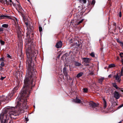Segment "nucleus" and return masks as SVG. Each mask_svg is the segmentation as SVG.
<instances>
[{
  "instance_id": "nucleus-3",
  "label": "nucleus",
  "mask_w": 123,
  "mask_h": 123,
  "mask_svg": "<svg viewBox=\"0 0 123 123\" xmlns=\"http://www.w3.org/2000/svg\"><path fill=\"white\" fill-rule=\"evenodd\" d=\"M10 94H9L8 97L4 95L0 97V101H5L6 100H10L11 98L10 97Z\"/></svg>"
},
{
  "instance_id": "nucleus-12",
  "label": "nucleus",
  "mask_w": 123,
  "mask_h": 123,
  "mask_svg": "<svg viewBox=\"0 0 123 123\" xmlns=\"http://www.w3.org/2000/svg\"><path fill=\"white\" fill-rule=\"evenodd\" d=\"M74 102L76 103H82V102H81V101L79 99L77 98H76V99L74 100Z\"/></svg>"
},
{
  "instance_id": "nucleus-7",
  "label": "nucleus",
  "mask_w": 123,
  "mask_h": 123,
  "mask_svg": "<svg viewBox=\"0 0 123 123\" xmlns=\"http://www.w3.org/2000/svg\"><path fill=\"white\" fill-rule=\"evenodd\" d=\"M62 45V41H60L57 42L55 45V47L57 48H60L61 47Z\"/></svg>"
},
{
  "instance_id": "nucleus-10",
  "label": "nucleus",
  "mask_w": 123,
  "mask_h": 123,
  "mask_svg": "<svg viewBox=\"0 0 123 123\" xmlns=\"http://www.w3.org/2000/svg\"><path fill=\"white\" fill-rule=\"evenodd\" d=\"M90 104L92 107L93 108L98 107V104H96L93 102L90 103Z\"/></svg>"
},
{
  "instance_id": "nucleus-8",
  "label": "nucleus",
  "mask_w": 123,
  "mask_h": 123,
  "mask_svg": "<svg viewBox=\"0 0 123 123\" xmlns=\"http://www.w3.org/2000/svg\"><path fill=\"white\" fill-rule=\"evenodd\" d=\"M121 76H120H120L118 75V74L117 73L115 77L116 80L118 82H120L121 80L120 77Z\"/></svg>"
},
{
  "instance_id": "nucleus-46",
  "label": "nucleus",
  "mask_w": 123,
  "mask_h": 123,
  "mask_svg": "<svg viewBox=\"0 0 123 123\" xmlns=\"http://www.w3.org/2000/svg\"><path fill=\"white\" fill-rule=\"evenodd\" d=\"M119 123H122L121 122V121H120V122Z\"/></svg>"
},
{
  "instance_id": "nucleus-31",
  "label": "nucleus",
  "mask_w": 123,
  "mask_h": 123,
  "mask_svg": "<svg viewBox=\"0 0 123 123\" xmlns=\"http://www.w3.org/2000/svg\"><path fill=\"white\" fill-rule=\"evenodd\" d=\"M95 3V1L94 0H93L91 4L92 5H94Z\"/></svg>"
},
{
  "instance_id": "nucleus-25",
  "label": "nucleus",
  "mask_w": 123,
  "mask_h": 123,
  "mask_svg": "<svg viewBox=\"0 0 123 123\" xmlns=\"http://www.w3.org/2000/svg\"><path fill=\"white\" fill-rule=\"evenodd\" d=\"M63 72L64 74H65V73H67L66 71L65 68H63Z\"/></svg>"
},
{
  "instance_id": "nucleus-24",
  "label": "nucleus",
  "mask_w": 123,
  "mask_h": 123,
  "mask_svg": "<svg viewBox=\"0 0 123 123\" xmlns=\"http://www.w3.org/2000/svg\"><path fill=\"white\" fill-rule=\"evenodd\" d=\"M83 92H86L87 91V89L86 88H84L83 89Z\"/></svg>"
},
{
  "instance_id": "nucleus-38",
  "label": "nucleus",
  "mask_w": 123,
  "mask_h": 123,
  "mask_svg": "<svg viewBox=\"0 0 123 123\" xmlns=\"http://www.w3.org/2000/svg\"><path fill=\"white\" fill-rule=\"evenodd\" d=\"M7 57L8 58H11V56L8 54L7 55Z\"/></svg>"
},
{
  "instance_id": "nucleus-13",
  "label": "nucleus",
  "mask_w": 123,
  "mask_h": 123,
  "mask_svg": "<svg viewBox=\"0 0 123 123\" xmlns=\"http://www.w3.org/2000/svg\"><path fill=\"white\" fill-rule=\"evenodd\" d=\"M104 78L103 77H102L98 79V82L99 83L102 84L103 80H104Z\"/></svg>"
},
{
  "instance_id": "nucleus-27",
  "label": "nucleus",
  "mask_w": 123,
  "mask_h": 123,
  "mask_svg": "<svg viewBox=\"0 0 123 123\" xmlns=\"http://www.w3.org/2000/svg\"><path fill=\"white\" fill-rule=\"evenodd\" d=\"M83 20H84L83 19H82L80 21L78 22V24H77L78 25H79V24H80L81 23L83 22Z\"/></svg>"
},
{
  "instance_id": "nucleus-15",
  "label": "nucleus",
  "mask_w": 123,
  "mask_h": 123,
  "mask_svg": "<svg viewBox=\"0 0 123 123\" xmlns=\"http://www.w3.org/2000/svg\"><path fill=\"white\" fill-rule=\"evenodd\" d=\"M2 26L4 28H7L8 27V25L6 24H3L2 25Z\"/></svg>"
},
{
  "instance_id": "nucleus-47",
  "label": "nucleus",
  "mask_w": 123,
  "mask_h": 123,
  "mask_svg": "<svg viewBox=\"0 0 123 123\" xmlns=\"http://www.w3.org/2000/svg\"><path fill=\"white\" fill-rule=\"evenodd\" d=\"M28 0V1H29V0Z\"/></svg>"
},
{
  "instance_id": "nucleus-41",
  "label": "nucleus",
  "mask_w": 123,
  "mask_h": 123,
  "mask_svg": "<svg viewBox=\"0 0 123 123\" xmlns=\"http://www.w3.org/2000/svg\"><path fill=\"white\" fill-rule=\"evenodd\" d=\"M25 24L27 26V28H28L27 25L28 24V23L27 22H25Z\"/></svg>"
},
{
  "instance_id": "nucleus-5",
  "label": "nucleus",
  "mask_w": 123,
  "mask_h": 123,
  "mask_svg": "<svg viewBox=\"0 0 123 123\" xmlns=\"http://www.w3.org/2000/svg\"><path fill=\"white\" fill-rule=\"evenodd\" d=\"M120 94L119 92L115 91L113 93L114 97L116 99H118L120 97Z\"/></svg>"
},
{
  "instance_id": "nucleus-34",
  "label": "nucleus",
  "mask_w": 123,
  "mask_h": 123,
  "mask_svg": "<svg viewBox=\"0 0 123 123\" xmlns=\"http://www.w3.org/2000/svg\"><path fill=\"white\" fill-rule=\"evenodd\" d=\"M0 43L2 44H4L5 42L2 40H0Z\"/></svg>"
},
{
  "instance_id": "nucleus-17",
  "label": "nucleus",
  "mask_w": 123,
  "mask_h": 123,
  "mask_svg": "<svg viewBox=\"0 0 123 123\" xmlns=\"http://www.w3.org/2000/svg\"><path fill=\"white\" fill-rule=\"evenodd\" d=\"M8 16L5 15H1L0 16V18H8L9 17Z\"/></svg>"
},
{
  "instance_id": "nucleus-39",
  "label": "nucleus",
  "mask_w": 123,
  "mask_h": 123,
  "mask_svg": "<svg viewBox=\"0 0 123 123\" xmlns=\"http://www.w3.org/2000/svg\"><path fill=\"white\" fill-rule=\"evenodd\" d=\"M3 31V29L2 28H0V31Z\"/></svg>"
},
{
  "instance_id": "nucleus-1",
  "label": "nucleus",
  "mask_w": 123,
  "mask_h": 123,
  "mask_svg": "<svg viewBox=\"0 0 123 123\" xmlns=\"http://www.w3.org/2000/svg\"><path fill=\"white\" fill-rule=\"evenodd\" d=\"M27 43L29 46L28 49L26 50V54L27 56V60L26 62L27 66L28 67L27 73L24 80V85L21 93L20 98H17L16 102H27V98L29 96L30 91L32 89V84L34 82L35 78L34 77L33 67L34 63L32 61V58L34 57L36 58L37 51H32L31 48L33 46L32 40L30 39H28Z\"/></svg>"
},
{
  "instance_id": "nucleus-11",
  "label": "nucleus",
  "mask_w": 123,
  "mask_h": 123,
  "mask_svg": "<svg viewBox=\"0 0 123 123\" xmlns=\"http://www.w3.org/2000/svg\"><path fill=\"white\" fill-rule=\"evenodd\" d=\"M103 100L104 105L103 107L104 109H105L107 106L105 98H103Z\"/></svg>"
},
{
  "instance_id": "nucleus-18",
  "label": "nucleus",
  "mask_w": 123,
  "mask_h": 123,
  "mask_svg": "<svg viewBox=\"0 0 123 123\" xmlns=\"http://www.w3.org/2000/svg\"><path fill=\"white\" fill-rule=\"evenodd\" d=\"M0 1L3 4H6V0H0Z\"/></svg>"
},
{
  "instance_id": "nucleus-19",
  "label": "nucleus",
  "mask_w": 123,
  "mask_h": 123,
  "mask_svg": "<svg viewBox=\"0 0 123 123\" xmlns=\"http://www.w3.org/2000/svg\"><path fill=\"white\" fill-rule=\"evenodd\" d=\"M112 85L116 89H118V88L117 86L115 83H113Z\"/></svg>"
},
{
  "instance_id": "nucleus-4",
  "label": "nucleus",
  "mask_w": 123,
  "mask_h": 123,
  "mask_svg": "<svg viewBox=\"0 0 123 123\" xmlns=\"http://www.w3.org/2000/svg\"><path fill=\"white\" fill-rule=\"evenodd\" d=\"M82 59L85 65H89L87 64L89 63L90 61V59L89 58H82Z\"/></svg>"
},
{
  "instance_id": "nucleus-22",
  "label": "nucleus",
  "mask_w": 123,
  "mask_h": 123,
  "mask_svg": "<svg viewBox=\"0 0 123 123\" xmlns=\"http://www.w3.org/2000/svg\"><path fill=\"white\" fill-rule=\"evenodd\" d=\"M120 55L121 57V59L123 58V53H120L119 54Z\"/></svg>"
},
{
  "instance_id": "nucleus-42",
  "label": "nucleus",
  "mask_w": 123,
  "mask_h": 123,
  "mask_svg": "<svg viewBox=\"0 0 123 123\" xmlns=\"http://www.w3.org/2000/svg\"><path fill=\"white\" fill-rule=\"evenodd\" d=\"M113 25L116 26V23H113Z\"/></svg>"
},
{
  "instance_id": "nucleus-9",
  "label": "nucleus",
  "mask_w": 123,
  "mask_h": 123,
  "mask_svg": "<svg viewBox=\"0 0 123 123\" xmlns=\"http://www.w3.org/2000/svg\"><path fill=\"white\" fill-rule=\"evenodd\" d=\"M6 4L7 5H12L13 3L11 0H6Z\"/></svg>"
},
{
  "instance_id": "nucleus-23",
  "label": "nucleus",
  "mask_w": 123,
  "mask_h": 123,
  "mask_svg": "<svg viewBox=\"0 0 123 123\" xmlns=\"http://www.w3.org/2000/svg\"><path fill=\"white\" fill-rule=\"evenodd\" d=\"M64 74L67 79H68V78H69V76L67 74V73H66Z\"/></svg>"
},
{
  "instance_id": "nucleus-21",
  "label": "nucleus",
  "mask_w": 123,
  "mask_h": 123,
  "mask_svg": "<svg viewBox=\"0 0 123 123\" xmlns=\"http://www.w3.org/2000/svg\"><path fill=\"white\" fill-rule=\"evenodd\" d=\"M90 55L92 57H95V54L93 52H92L91 53Z\"/></svg>"
},
{
  "instance_id": "nucleus-40",
  "label": "nucleus",
  "mask_w": 123,
  "mask_h": 123,
  "mask_svg": "<svg viewBox=\"0 0 123 123\" xmlns=\"http://www.w3.org/2000/svg\"><path fill=\"white\" fill-rule=\"evenodd\" d=\"M121 62L122 63V64L123 65V58L122 59H121Z\"/></svg>"
},
{
  "instance_id": "nucleus-20",
  "label": "nucleus",
  "mask_w": 123,
  "mask_h": 123,
  "mask_svg": "<svg viewBox=\"0 0 123 123\" xmlns=\"http://www.w3.org/2000/svg\"><path fill=\"white\" fill-rule=\"evenodd\" d=\"M120 76H122L123 75V67H122L121 69L120 72Z\"/></svg>"
},
{
  "instance_id": "nucleus-33",
  "label": "nucleus",
  "mask_w": 123,
  "mask_h": 123,
  "mask_svg": "<svg viewBox=\"0 0 123 123\" xmlns=\"http://www.w3.org/2000/svg\"><path fill=\"white\" fill-rule=\"evenodd\" d=\"M123 106V104H122V105H120L119 107H118L117 108V109H120V108L122 107Z\"/></svg>"
},
{
  "instance_id": "nucleus-14",
  "label": "nucleus",
  "mask_w": 123,
  "mask_h": 123,
  "mask_svg": "<svg viewBox=\"0 0 123 123\" xmlns=\"http://www.w3.org/2000/svg\"><path fill=\"white\" fill-rule=\"evenodd\" d=\"M83 74V73L82 72H80L76 76V77L77 78H79L82 76Z\"/></svg>"
},
{
  "instance_id": "nucleus-6",
  "label": "nucleus",
  "mask_w": 123,
  "mask_h": 123,
  "mask_svg": "<svg viewBox=\"0 0 123 123\" xmlns=\"http://www.w3.org/2000/svg\"><path fill=\"white\" fill-rule=\"evenodd\" d=\"M18 88V86H17L14 88L13 91L11 92V93L10 94V98H11V97L13 96V94L16 91Z\"/></svg>"
},
{
  "instance_id": "nucleus-37",
  "label": "nucleus",
  "mask_w": 123,
  "mask_h": 123,
  "mask_svg": "<svg viewBox=\"0 0 123 123\" xmlns=\"http://www.w3.org/2000/svg\"><path fill=\"white\" fill-rule=\"evenodd\" d=\"M119 16L120 17H121L122 16L121 12H120L119 14Z\"/></svg>"
},
{
  "instance_id": "nucleus-36",
  "label": "nucleus",
  "mask_w": 123,
  "mask_h": 123,
  "mask_svg": "<svg viewBox=\"0 0 123 123\" xmlns=\"http://www.w3.org/2000/svg\"><path fill=\"white\" fill-rule=\"evenodd\" d=\"M5 78H6V77H1L0 78V80H3Z\"/></svg>"
},
{
  "instance_id": "nucleus-16",
  "label": "nucleus",
  "mask_w": 123,
  "mask_h": 123,
  "mask_svg": "<svg viewBox=\"0 0 123 123\" xmlns=\"http://www.w3.org/2000/svg\"><path fill=\"white\" fill-rule=\"evenodd\" d=\"M115 66V64H112L109 65V68H111L114 67Z\"/></svg>"
},
{
  "instance_id": "nucleus-43",
  "label": "nucleus",
  "mask_w": 123,
  "mask_h": 123,
  "mask_svg": "<svg viewBox=\"0 0 123 123\" xmlns=\"http://www.w3.org/2000/svg\"><path fill=\"white\" fill-rule=\"evenodd\" d=\"M112 76V75L111 74H110L108 76V77L109 78L111 77Z\"/></svg>"
},
{
  "instance_id": "nucleus-32",
  "label": "nucleus",
  "mask_w": 123,
  "mask_h": 123,
  "mask_svg": "<svg viewBox=\"0 0 123 123\" xmlns=\"http://www.w3.org/2000/svg\"><path fill=\"white\" fill-rule=\"evenodd\" d=\"M0 65L2 67L4 66V62H2L0 64Z\"/></svg>"
},
{
  "instance_id": "nucleus-26",
  "label": "nucleus",
  "mask_w": 123,
  "mask_h": 123,
  "mask_svg": "<svg viewBox=\"0 0 123 123\" xmlns=\"http://www.w3.org/2000/svg\"><path fill=\"white\" fill-rule=\"evenodd\" d=\"M75 65L77 66H79L81 65V64L79 63H76Z\"/></svg>"
},
{
  "instance_id": "nucleus-44",
  "label": "nucleus",
  "mask_w": 123,
  "mask_h": 123,
  "mask_svg": "<svg viewBox=\"0 0 123 123\" xmlns=\"http://www.w3.org/2000/svg\"><path fill=\"white\" fill-rule=\"evenodd\" d=\"M116 59L117 60H119V58L118 56L117 57Z\"/></svg>"
},
{
  "instance_id": "nucleus-2",
  "label": "nucleus",
  "mask_w": 123,
  "mask_h": 123,
  "mask_svg": "<svg viewBox=\"0 0 123 123\" xmlns=\"http://www.w3.org/2000/svg\"><path fill=\"white\" fill-rule=\"evenodd\" d=\"M15 108L14 107H9L3 109L0 115V119L1 123H6L8 120L13 117V116L17 115L16 113L17 111H15Z\"/></svg>"
},
{
  "instance_id": "nucleus-28",
  "label": "nucleus",
  "mask_w": 123,
  "mask_h": 123,
  "mask_svg": "<svg viewBox=\"0 0 123 123\" xmlns=\"http://www.w3.org/2000/svg\"><path fill=\"white\" fill-rule=\"evenodd\" d=\"M116 40L117 42L119 43L120 44L122 42L120 41V40L118 38Z\"/></svg>"
},
{
  "instance_id": "nucleus-35",
  "label": "nucleus",
  "mask_w": 123,
  "mask_h": 123,
  "mask_svg": "<svg viewBox=\"0 0 123 123\" xmlns=\"http://www.w3.org/2000/svg\"><path fill=\"white\" fill-rule=\"evenodd\" d=\"M120 44L122 48H123V42H122Z\"/></svg>"
},
{
  "instance_id": "nucleus-45",
  "label": "nucleus",
  "mask_w": 123,
  "mask_h": 123,
  "mask_svg": "<svg viewBox=\"0 0 123 123\" xmlns=\"http://www.w3.org/2000/svg\"><path fill=\"white\" fill-rule=\"evenodd\" d=\"M16 0V1H17V2H18V0Z\"/></svg>"
},
{
  "instance_id": "nucleus-29",
  "label": "nucleus",
  "mask_w": 123,
  "mask_h": 123,
  "mask_svg": "<svg viewBox=\"0 0 123 123\" xmlns=\"http://www.w3.org/2000/svg\"><path fill=\"white\" fill-rule=\"evenodd\" d=\"M18 7L19 9L20 10H21L22 9V7L20 5H18Z\"/></svg>"
},
{
  "instance_id": "nucleus-30",
  "label": "nucleus",
  "mask_w": 123,
  "mask_h": 123,
  "mask_svg": "<svg viewBox=\"0 0 123 123\" xmlns=\"http://www.w3.org/2000/svg\"><path fill=\"white\" fill-rule=\"evenodd\" d=\"M39 31L40 32L42 31V27L41 26H39Z\"/></svg>"
}]
</instances>
